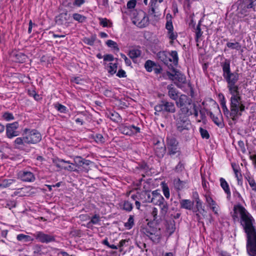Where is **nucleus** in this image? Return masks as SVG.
Segmentation results:
<instances>
[{
  "instance_id": "nucleus-1",
  "label": "nucleus",
  "mask_w": 256,
  "mask_h": 256,
  "mask_svg": "<svg viewBox=\"0 0 256 256\" xmlns=\"http://www.w3.org/2000/svg\"><path fill=\"white\" fill-rule=\"evenodd\" d=\"M220 66L222 70V76L227 83L228 92L231 95L229 118L235 121L242 115V112L246 109L240 88L236 84L239 80V74L231 72L229 60L225 59L224 62H220Z\"/></svg>"
},
{
  "instance_id": "nucleus-2",
  "label": "nucleus",
  "mask_w": 256,
  "mask_h": 256,
  "mask_svg": "<svg viewBox=\"0 0 256 256\" xmlns=\"http://www.w3.org/2000/svg\"><path fill=\"white\" fill-rule=\"evenodd\" d=\"M233 211V220L239 222L246 237L256 234V221L252 214L240 204L234 206Z\"/></svg>"
},
{
  "instance_id": "nucleus-3",
  "label": "nucleus",
  "mask_w": 256,
  "mask_h": 256,
  "mask_svg": "<svg viewBox=\"0 0 256 256\" xmlns=\"http://www.w3.org/2000/svg\"><path fill=\"white\" fill-rule=\"evenodd\" d=\"M22 137L17 138V148L25 150L24 144H36L42 140L40 134L36 130L25 128Z\"/></svg>"
},
{
  "instance_id": "nucleus-4",
  "label": "nucleus",
  "mask_w": 256,
  "mask_h": 256,
  "mask_svg": "<svg viewBox=\"0 0 256 256\" xmlns=\"http://www.w3.org/2000/svg\"><path fill=\"white\" fill-rule=\"evenodd\" d=\"M194 102L191 98L184 94H180L178 99L176 102V106L180 108L178 114L186 116L192 115V108Z\"/></svg>"
},
{
  "instance_id": "nucleus-5",
  "label": "nucleus",
  "mask_w": 256,
  "mask_h": 256,
  "mask_svg": "<svg viewBox=\"0 0 256 256\" xmlns=\"http://www.w3.org/2000/svg\"><path fill=\"white\" fill-rule=\"evenodd\" d=\"M190 116L177 114L176 118V128L178 132L185 134L186 138H189V130L191 126L190 122L188 118Z\"/></svg>"
},
{
  "instance_id": "nucleus-6",
  "label": "nucleus",
  "mask_w": 256,
  "mask_h": 256,
  "mask_svg": "<svg viewBox=\"0 0 256 256\" xmlns=\"http://www.w3.org/2000/svg\"><path fill=\"white\" fill-rule=\"evenodd\" d=\"M166 142L168 156L172 157L174 156H180L182 155L179 142L174 136L172 134L168 135L166 138Z\"/></svg>"
},
{
  "instance_id": "nucleus-7",
  "label": "nucleus",
  "mask_w": 256,
  "mask_h": 256,
  "mask_svg": "<svg viewBox=\"0 0 256 256\" xmlns=\"http://www.w3.org/2000/svg\"><path fill=\"white\" fill-rule=\"evenodd\" d=\"M157 57L158 60L162 62L165 65L170 68L169 64L170 60L169 57H172L174 62V65L176 66L178 64V56L176 50H172L171 52L161 51L158 53Z\"/></svg>"
},
{
  "instance_id": "nucleus-8",
  "label": "nucleus",
  "mask_w": 256,
  "mask_h": 256,
  "mask_svg": "<svg viewBox=\"0 0 256 256\" xmlns=\"http://www.w3.org/2000/svg\"><path fill=\"white\" fill-rule=\"evenodd\" d=\"M132 22L139 28H144L149 24V19L146 12L142 10H134L132 14Z\"/></svg>"
},
{
  "instance_id": "nucleus-9",
  "label": "nucleus",
  "mask_w": 256,
  "mask_h": 256,
  "mask_svg": "<svg viewBox=\"0 0 256 256\" xmlns=\"http://www.w3.org/2000/svg\"><path fill=\"white\" fill-rule=\"evenodd\" d=\"M156 112H164L169 113H174L176 112V106L173 102L166 100H162L160 103L154 107Z\"/></svg>"
},
{
  "instance_id": "nucleus-10",
  "label": "nucleus",
  "mask_w": 256,
  "mask_h": 256,
  "mask_svg": "<svg viewBox=\"0 0 256 256\" xmlns=\"http://www.w3.org/2000/svg\"><path fill=\"white\" fill-rule=\"evenodd\" d=\"M172 70L174 73L172 74L169 72H167V75L168 76L170 79L176 80L178 82H176V84L178 88H181L182 84H184L186 82V76L178 70H177L175 68Z\"/></svg>"
},
{
  "instance_id": "nucleus-11",
  "label": "nucleus",
  "mask_w": 256,
  "mask_h": 256,
  "mask_svg": "<svg viewBox=\"0 0 256 256\" xmlns=\"http://www.w3.org/2000/svg\"><path fill=\"white\" fill-rule=\"evenodd\" d=\"M246 247L249 256H256V234L246 237Z\"/></svg>"
},
{
  "instance_id": "nucleus-12",
  "label": "nucleus",
  "mask_w": 256,
  "mask_h": 256,
  "mask_svg": "<svg viewBox=\"0 0 256 256\" xmlns=\"http://www.w3.org/2000/svg\"><path fill=\"white\" fill-rule=\"evenodd\" d=\"M32 235L36 240L42 243L48 244L56 240L55 236L44 234L42 232H36Z\"/></svg>"
},
{
  "instance_id": "nucleus-13",
  "label": "nucleus",
  "mask_w": 256,
  "mask_h": 256,
  "mask_svg": "<svg viewBox=\"0 0 256 256\" xmlns=\"http://www.w3.org/2000/svg\"><path fill=\"white\" fill-rule=\"evenodd\" d=\"M74 164H72L76 165L78 168L82 167L84 170L86 172L89 170L88 166L92 163L90 160L84 158L80 156L74 157Z\"/></svg>"
},
{
  "instance_id": "nucleus-14",
  "label": "nucleus",
  "mask_w": 256,
  "mask_h": 256,
  "mask_svg": "<svg viewBox=\"0 0 256 256\" xmlns=\"http://www.w3.org/2000/svg\"><path fill=\"white\" fill-rule=\"evenodd\" d=\"M120 132L125 135L131 136L140 132V128L134 125L122 124L120 128Z\"/></svg>"
},
{
  "instance_id": "nucleus-15",
  "label": "nucleus",
  "mask_w": 256,
  "mask_h": 256,
  "mask_svg": "<svg viewBox=\"0 0 256 256\" xmlns=\"http://www.w3.org/2000/svg\"><path fill=\"white\" fill-rule=\"evenodd\" d=\"M166 28L167 30V36L170 40V44H173V41L178 38V34L174 32L172 22L171 20H168L166 24Z\"/></svg>"
},
{
  "instance_id": "nucleus-16",
  "label": "nucleus",
  "mask_w": 256,
  "mask_h": 256,
  "mask_svg": "<svg viewBox=\"0 0 256 256\" xmlns=\"http://www.w3.org/2000/svg\"><path fill=\"white\" fill-rule=\"evenodd\" d=\"M156 202V203H155L154 204L158 205L160 209V216L164 217L167 214L168 210V202L162 195L158 196V200Z\"/></svg>"
},
{
  "instance_id": "nucleus-17",
  "label": "nucleus",
  "mask_w": 256,
  "mask_h": 256,
  "mask_svg": "<svg viewBox=\"0 0 256 256\" xmlns=\"http://www.w3.org/2000/svg\"><path fill=\"white\" fill-rule=\"evenodd\" d=\"M145 196H146L147 202H151L154 204L158 200V196H160L158 190H155L150 192L148 191H145Z\"/></svg>"
},
{
  "instance_id": "nucleus-18",
  "label": "nucleus",
  "mask_w": 256,
  "mask_h": 256,
  "mask_svg": "<svg viewBox=\"0 0 256 256\" xmlns=\"http://www.w3.org/2000/svg\"><path fill=\"white\" fill-rule=\"evenodd\" d=\"M18 178L26 182H32L35 180L33 173L28 171H20L18 174Z\"/></svg>"
},
{
  "instance_id": "nucleus-19",
  "label": "nucleus",
  "mask_w": 256,
  "mask_h": 256,
  "mask_svg": "<svg viewBox=\"0 0 256 256\" xmlns=\"http://www.w3.org/2000/svg\"><path fill=\"white\" fill-rule=\"evenodd\" d=\"M168 95L170 99L176 102L180 96L178 90L172 85L167 86Z\"/></svg>"
},
{
  "instance_id": "nucleus-20",
  "label": "nucleus",
  "mask_w": 256,
  "mask_h": 256,
  "mask_svg": "<svg viewBox=\"0 0 256 256\" xmlns=\"http://www.w3.org/2000/svg\"><path fill=\"white\" fill-rule=\"evenodd\" d=\"M6 128L7 138H12L16 136V122L8 124Z\"/></svg>"
},
{
  "instance_id": "nucleus-21",
  "label": "nucleus",
  "mask_w": 256,
  "mask_h": 256,
  "mask_svg": "<svg viewBox=\"0 0 256 256\" xmlns=\"http://www.w3.org/2000/svg\"><path fill=\"white\" fill-rule=\"evenodd\" d=\"M232 167L234 172L235 177L238 180V185H242V175L240 172V169L238 164L236 163H232Z\"/></svg>"
},
{
  "instance_id": "nucleus-22",
  "label": "nucleus",
  "mask_w": 256,
  "mask_h": 256,
  "mask_svg": "<svg viewBox=\"0 0 256 256\" xmlns=\"http://www.w3.org/2000/svg\"><path fill=\"white\" fill-rule=\"evenodd\" d=\"M70 18V15L68 14L67 12H65L60 14L56 18V22L60 25H62L67 22Z\"/></svg>"
},
{
  "instance_id": "nucleus-23",
  "label": "nucleus",
  "mask_w": 256,
  "mask_h": 256,
  "mask_svg": "<svg viewBox=\"0 0 256 256\" xmlns=\"http://www.w3.org/2000/svg\"><path fill=\"white\" fill-rule=\"evenodd\" d=\"M220 186L226 194V198L230 200L231 197V192L229 185L226 180L223 178H220Z\"/></svg>"
},
{
  "instance_id": "nucleus-24",
  "label": "nucleus",
  "mask_w": 256,
  "mask_h": 256,
  "mask_svg": "<svg viewBox=\"0 0 256 256\" xmlns=\"http://www.w3.org/2000/svg\"><path fill=\"white\" fill-rule=\"evenodd\" d=\"M174 188L178 191H180L188 188L187 186V181L181 180L180 178L174 180Z\"/></svg>"
},
{
  "instance_id": "nucleus-25",
  "label": "nucleus",
  "mask_w": 256,
  "mask_h": 256,
  "mask_svg": "<svg viewBox=\"0 0 256 256\" xmlns=\"http://www.w3.org/2000/svg\"><path fill=\"white\" fill-rule=\"evenodd\" d=\"M180 208L188 210H192L194 205V202L188 199H183L180 200Z\"/></svg>"
},
{
  "instance_id": "nucleus-26",
  "label": "nucleus",
  "mask_w": 256,
  "mask_h": 256,
  "mask_svg": "<svg viewBox=\"0 0 256 256\" xmlns=\"http://www.w3.org/2000/svg\"><path fill=\"white\" fill-rule=\"evenodd\" d=\"M166 147L164 146V144L162 146L154 147L156 154L159 158H163L166 153Z\"/></svg>"
},
{
  "instance_id": "nucleus-27",
  "label": "nucleus",
  "mask_w": 256,
  "mask_h": 256,
  "mask_svg": "<svg viewBox=\"0 0 256 256\" xmlns=\"http://www.w3.org/2000/svg\"><path fill=\"white\" fill-rule=\"evenodd\" d=\"M220 104L221 106L222 110L223 111L224 115L228 118L230 116V110L226 106V100L224 97L223 96L222 98L220 100Z\"/></svg>"
},
{
  "instance_id": "nucleus-28",
  "label": "nucleus",
  "mask_w": 256,
  "mask_h": 256,
  "mask_svg": "<svg viewBox=\"0 0 256 256\" xmlns=\"http://www.w3.org/2000/svg\"><path fill=\"white\" fill-rule=\"evenodd\" d=\"M141 50L138 48H132L129 50L128 56L132 60L140 57L141 55Z\"/></svg>"
},
{
  "instance_id": "nucleus-29",
  "label": "nucleus",
  "mask_w": 256,
  "mask_h": 256,
  "mask_svg": "<svg viewBox=\"0 0 256 256\" xmlns=\"http://www.w3.org/2000/svg\"><path fill=\"white\" fill-rule=\"evenodd\" d=\"M146 234L150 239L153 242L158 243L160 240V236L158 234L152 233L148 230H146Z\"/></svg>"
},
{
  "instance_id": "nucleus-30",
  "label": "nucleus",
  "mask_w": 256,
  "mask_h": 256,
  "mask_svg": "<svg viewBox=\"0 0 256 256\" xmlns=\"http://www.w3.org/2000/svg\"><path fill=\"white\" fill-rule=\"evenodd\" d=\"M118 68V64L117 63H110L108 66L106 70L111 75H114L116 72V70Z\"/></svg>"
},
{
  "instance_id": "nucleus-31",
  "label": "nucleus",
  "mask_w": 256,
  "mask_h": 256,
  "mask_svg": "<svg viewBox=\"0 0 256 256\" xmlns=\"http://www.w3.org/2000/svg\"><path fill=\"white\" fill-rule=\"evenodd\" d=\"M96 40V36L94 34L90 37H86L83 39V42L89 46H92L94 44V42Z\"/></svg>"
},
{
  "instance_id": "nucleus-32",
  "label": "nucleus",
  "mask_w": 256,
  "mask_h": 256,
  "mask_svg": "<svg viewBox=\"0 0 256 256\" xmlns=\"http://www.w3.org/2000/svg\"><path fill=\"white\" fill-rule=\"evenodd\" d=\"M92 138L98 144H104L106 141V138L102 134H96L92 136Z\"/></svg>"
},
{
  "instance_id": "nucleus-33",
  "label": "nucleus",
  "mask_w": 256,
  "mask_h": 256,
  "mask_svg": "<svg viewBox=\"0 0 256 256\" xmlns=\"http://www.w3.org/2000/svg\"><path fill=\"white\" fill-rule=\"evenodd\" d=\"M108 116L114 122H119L122 120L120 116L116 112H110Z\"/></svg>"
},
{
  "instance_id": "nucleus-34",
  "label": "nucleus",
  "mask_w": 256,
  "mask_h": 256,
  "mask_svg": "<svg viewBox=\"0 0 256 256\" xmlns=\"http://www.w3.org/2000/svg\"><path fill=\"white\" fill-rule=\"evenodd\" d=\"M209 114L210 118L212 120V121L220 127H222L223 126L221 118H219L218 116H215L212 112H210Z\"/></svg>"
},
{
  "instance_id": "nucleus-35",
  "label": "nucleus",
  "mask_w": 256,
  "mask_h": 256,
  "mask_svg": "<svg viewBox=\"0 0 256 256\" xmlns=\"http://www.w3.org/2000/svg\"><path fill=\"white\" fill-rule=\"evenodd\" d=\"M72 18L74 20L80 23H82L84 22L86 20V16L78 13L73 14Z\"/></svg>"
},
{
  "instance_id": "nucleus-36",
  "label": "nucleus",
  "mask_w": 256,
  "mask_h": 256,
  "mask_svg": "<svg viewBox=\"0 0 256 256\" xmlns=\"http://www.w3.org/2000/svg\"><path fill=\"white\" fill-rule=\"evenodd\" d=\"M100 24L103 27H111L112 22L106 18H98Z\"/></svg>"
},
{
  "instance_id": "nucleus-37",
  "label": "nucleus",
  "mask_w": 256,
  "mask_h": 256,
  "mask_svg": "<svg viewBox=\"0 0 256 256\" xmlns=\"http://www.w3.org/2000/svg\"><path fill=\"white\" fill-rule=\"evenodd\" d=\"M17 240L20 241H24V242H28L33 241L34 238L28 235L24 234H20L17 235Z\"/></svg>"
},
{
  "instance_id": "nucleus-38",
  "label": "nucleus",
  "mask_w": 256,
  "mask_h": 256,
  "mask_svg": "<svg viewBox=\"0 0 256 256\" xmlns=\"http://www.w3.org/2000/svg\"><path fill=\"white\" fill-rule=\"evenodd\" d=\"M122 208L127 212H130L133 208L132 203L128 200H124L122 204Z\"/></svg>"
},
{
  "instance_id": "nucleus-39",
  "label": "nucleus",
  "mask_w": 256,
  "mask_h": 256,
  "mask_svg": "<svg viewBox=\"0 0 256 256\" xmlns=\"http://www.w3.org/2000/svg\"><path fill=\"white\" fill-rule=\"evenodd\" d=\"M155 66H156V64L150 60H146L144 64V68L148 72H152Z\"/></svg>"
},
{
  "instance_id": "nucleus-40",
  "label": "nucleus",
  "mask_w": 256,
  "mask_h": 256,
  "mask_svg": "<svg viewBox=\"0 0 256 256\" xmlns=\"http://www.w3.org/2000/svg\"><path fill=\"white\" fill-rule=\"evenodd\" d=\"M226 46L231 49L240 50L242 48L241 44L238 42H228L226 44Z\"/></svg>"
},
{
  "instance_id": "nucleus-41",
  "label": "nucleus",
  "mask_w": 256,
  "mask_h": 256,
  "mask_svg": "<svg viewBox=\"0 0 256 256\" xmlns=\"http://www.w3.org/2000/svg\"><path fill=\"white\" fill-rule=\"evenodd\" d=\"M158 0H150V8L148 10V14L150 15L156 16L155 13V8Z\"/></svg>"
},
{
  "instance_id": "nucleus-42",
  "label": "nucleus",
  "mask_w": 256,
  "mask_h": 256,
  "mask_svg": "<svg viewBox=\"0 0 256 256\" xmlns=\"http://www.w3.org/2000/svg\"><path fill=\"white\" fill-rule=\"evenodd\" d=\"M14 182L13 180H4L0 183V188L9 187Z\"/></svg>"
},
{
  "instance_id": "nucleus-43",
  "label": "nucleus",
  "mask_w": 256,
  "mask_h": 256,
  "mask_svg": "<svg viewBox=\"0 0 256 256\" xmlns=\"http://www.w3.org/2000/svg\"><path fill=\"white\" fill-rule=\"evenodd\" d=\"M134 225V218L133 216H130L128 222L124 224V226L128 230L130 229Z\"/></svg>"
},
{
  "instance_id": "nucleus-44",
  "label": "nucleus",
  "mask_w": 256,
  "mask_h": 256,
  "mask_svg": "<svg viewBox=\"0 0 256 256\" xmlns=\"http://www.w3.org/2000/svg\"><path fill=\"white\" fill-rule=\"evenodd\" d=\"M194 31L196 33V40L198 42V38L201 37L202 34V32L201 30L200 26V24L197 25L196 28H194Z\"/></svg>"
},
{
  "instance_id": "nucleus-45",
  "label": "nucleus",
  "mask_w": 256,
  "mask_h": 256,
  "mask_svg": "<svg viewBox=\"0 0 256 256\" xmlns=\"http://www.w3.org/2000/svg\"><path fill=\"white\" fill-rule=\"evenodd\" d=\"M184 170V164L182 161H180L178 164L176 166L174 170L175 172L180 173Z\"/></svg>"
},
{
  "instance_id": "nucleus-46",
  "label": "nucleus",
  "mask_w": 256,
  "mask_h": 256,
  "mask_svg": "<svg viewBox=\"0 0 256 256\" xmlns=\"http://www.w3.org/2000/svg\"><path fill=\"white\" fill-rule=\"evenodd\" d=\"M54 108L60 112L62 113H66L67 111V108L64 106L57 103L54 104Z\"/></svg>"
},
{
  "instance_id": "nucleus-47",
  "label": "nucleus",
  "mask_w": 256,
  "mask_h": 256,
  "mask_svg": "<svg viewBox=\"0 0 256 256\" xmlns=\"http://www.w3.org/2000/svg\"><path fill=\"white\" fill-rule=\"evenodd\" d=\"M106 44L108 47L113 48L114 50H116L117 51L119 50V48H118L116 42L114 40H108L106 42Z\"/></svg>"
},
{
  "instance_id": "nucleus-48",
  "label": "nucleus",
  "mask_w": 256,
  "mask_h": 256,
  "mask_svg": "<svg viewBox=\"0 0 256 256\" xmlns=\"http://www.w3.org/2000/svg\"><path fill=\"white\" fill-rule=\"evenodd\" d=\"M199 131L200 134V136L202 138L208 139L210 138V134L208 132V131L202 128H200Z\"/></svg>"
},
{
  "instance_id": "nucleus-49",
  "label": "nucleus",
  "mask_w": 256,
  "mask_h": 256,
  "mask_svg": "<svg viewBox=\"0 0 256 256\" xmlns=\"http://www.w3.org/2000/svg\"><path fill=\"white\" fill-rule=\"evenodd\" d=\"M64 162V160L60 159L58 158H54L53 160V162L57 168L62 169L63 165L62 163Z\"/></svg>"
},
{
  "instance_id": "nucleus-50",
  "label": "nucleus",
  "mask_w": 256,
  "mask_h": 256,
  "mask_svg": "<svg viewBox=\"0 0 256 256\" xmlns=\"http://www.w3.org/2000/svg\"><path fill=\"white\" fill-rule=\"evenodd\" d=\"M26 58V56L23 53L20 52L17 54V62L23 63Z\"/></svg>"
},
{
  "instance_id": "nucleus-51",
  "label": "nucleus",
  "mask_w": 256,
  "mask_h": 256,
  "mask_svg": "<svg viewBox=\"0 0 256 256\" xmlns=\"http://www.w3.org/2000/svg\"><path fill=\"white\" fill-rule=\"evenodd\" d=\"M2 117L6 121H10L14 119V117L13 114L8 112L4 113Z\"/></svg>"
},
{
  "instance_id": "nucleus-52",
  "label": "nucleus",
  "mask_w": 256,
  "mask_h": 256,
  "mask_svg": "<svg viewBox=\"0 0 256 256\" xmlns=\"http://www.w3.org/2000/svg\"><path fill=\"white\" fill-rule=\"evenodd\" d=\"M16 53L14 52H12V53L10 54V56L8 58V60L10 62H12V66H16Z\"/></svg>"
},
{
  "instance_id": "nucleus-53",
  "label": "nucleus",
  "mask_w": 256,
  "mask_h": 256,
  "mask_svg": "<svg viewBox=\"0 0 256 256\" xmlns=\"http://www.w3.org/2000/svg\"><path fill=\"white\" fill-rule=\"evenodd\" d=\"M90 222L92 223V224H98L100 221V216L98 214H95L94 216H92L90 220Z\"/></svg>"
},
{
  "instance_id": "nucleus-54",
  "label": "nucleus",
  "mask_w": 256,
  "mask_h": 256,
  "mask_svg": "<svg viewBox=\"0 0 256 256\" xmlns=\"http://www.w3.org/2000/svg\"><path fill=\"white\" fill-rule=\"evenodd\" d=\"M162 192L166 198H169L170 194L169 188L167 186H162Z\"/></svg>"
},
{
  "instance_id": "nucleus-55",
  "label": "nucleus",
  "mask_w": 256,
  "mask_h": 256,
  "mask_svg": "<svg viewBox=\"0 0 256 256\" xmlns=\"http://www.w3.org/2000/svg\"><path fill=\"white\" fill-rule=\"evenodd\" d=\"M145 192H142L140 194H138V200H140L143 203H146L147 200L146 196H145Z\"/></svg>"
},
{
  "instance_id": "nucleus-56",
  "label": "nucleus",
  "mask_w": 256,
  "mask_h": 256,
  "mask_svg": "<svg viewBox=\"0 0 256 256\" xmlns=\"http://www.w3.org/2000/svg\"><path fill=\"white\" fill-rule=\"evenodd\" d=\"M197 196H198V198L196 200V208L198 211H199L201 209H202L204 211V210L202 209V202L200 200L198 194H197Z\"/></svg>"
},
{
  "instance_id": "nucleus-57",
  "label": "nucleus",
  "mask_w": 256,
  "mask_h": 256,
  "mask_svg": "<svg viewBox=\"0 0 256 256\" xmlns=\"http://www.w3.org/2000/svg\"><path fill=\"white\" fill-rule=\"evenodd\" d=\"M158 210L156 208H152V210L151 213L154 220H155V221L158 220Z\"/></svg>"
},
{
  "instance_id": "nucleus-58",
  "label": "nucleus",
  "mask_w": 256,
  "mask_h": 256,
  "mask_svg": "<svg viewBox=\"0 0 256 256\" xmlns=\"http://www.w3.org/2000/svg\"><path fill=\"white\" fill-rule=\"evenodd\" d=\"M114 60V56L111 54H106L104 56V61L112 62Z\"/></svg>"
},
{
  "instance_id": "nucleus-59",
  "label": "nucleus",
  "mask_w": 256,
  "mask_h": 256,
  "mask_svg": "<svg viewBox=\"0 0 256 256\" xmlns=\"http://www.w3.org/2000/svg\"><path fill=\"white\" fill-rule=\"evenodd\" d=\"M136 0H130L128 1L126 4L128 8H134L136 6Z\"/></svg>"
},
{
  "instance_id": "nucleus-60",
  "label": "nucleus",
  "mask_w": 256,
  "mask_h": 256,
  "mask_svg": "<svg viewBox=\"0 0 256 256\" xmlns=\"http://www.w3.org/2000/svg\"><path fill=\"white\" fill-rule=\"evenodd\" d=\"M120 55L122 58L124 60L125 64L127 66H130L132 64L130 60L128 59L125 54L121 53Z\"/></svg>"
},
{
  "instance_id": "nucleus-61",
  "label": "nucleus",
  "mask_w": 256,
  "mask_h": 256,
  "mask_svg": "<svg viewBox=\"0 0 256 256\" xmlns=\"http://www.w3.org/2000/svg\"><path fill=\"white\" fill-rule=\"evenodd\" d=\"M85 0H74L72 5L77 7H80L85 3Z\"/></svg>"
},
{
  "instance_id": "nucleus-62",
  "label": "nucleus",
  "mask_w": 256,
  "mask_h": 256,
  "mask_svg": "<svg viewBox=\"0 0 256 256\" xmlns=\"http://www.w3.org/2000/svg\"><path fill=\"white\" fill-rule=\"evenodd\" d=\"M84 80L80 77H75L71 79V82L76 84H80Z\"/></svg>"
},
{
  "instance_id": "nucleus-63",
  "label": "nucleus",
  "mask_w": 256,
  "mask_h": 256,
  "mask_svg": "<svg viewBox=\"0 0 256 256\" xmlns=\"http://www.w3.org/2000/svg\"><path fill=\"white\" fill-rule=\"evenodd\" d=\"M116 76L120 78H126V72L124 70L122 69L119 70L116 74Z\"/></svg>"
},
{
  "instance_id": "nucleus-64",
  "label": "nucleus",
  "mask_w": 256,
  "mask_h": 256,
  "mask_svg": "<svg viewBox=\"0 0 256 256\" xmlns=\"http://www.w3.org/2000/svg\"><path fill=\"white\" fill-rule=\"evenodd\" d=\"M238 145L239 147L240 148V150L242 153H245L246 152V149L245 148L244 142L240 140L238 142Z\"/></svg>"
}]
</instances>
